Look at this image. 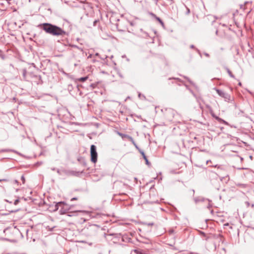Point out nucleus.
Instances as JSON below:
<instances>
[{
	"label": "nucleus",
	"mask_w": 254,
	"mask_h": 254,
	"mask_svg": "<svg viewBox=\"0 0 254 254\" xmlns=\"http://www.w3.org/2000/svg\"><path fill=\"white\" fill-rule=\"evenodd\" d=\"M204 55L207 57H209V55L208 54V53H204Z\"/></svg>",
	"instance_id": "f3484780"
},
{
	"label": "nucleus",
	"mask_w": 254,
	"mask_h": 254,
	"mask_svg": "<svg viewBox=\"0 0 254 254\" xmlns=\"http://www.w3.org/2000/svg\"><path fill=\"white\" fill-rule=\"evenodd\" d=\"M19 200L18 199H17L16 200H15L14 202V205H17L18 204V203L19 202Z\"/></svg>",
	"instance_id": "4468645a"
},
{
	"label": "nucleus",
	"mask_w": 254,
	"mask_h": 254,
	"mask_svg": "<svg viewBox=\"0 0 254 254\" xmlns=\"http://www.w3.org/2000/svg\"><path fill=\"white\" fill-rule=\"evenodd\" d=\"M21 179V180L22 181L23 184H24L25 183V178H24V176H22Z\"/></svg>",
	"instance_id": "2eb2a0df"
},
{
	"label": "nucleus",
	"mask_w": 254,
	"mask_h": 254,
	"mask_svg": "<svg viewBox=\"0 0 254 254\" xmlns=\"http://www.w3.org/2000/svg\"><path fill=\"white\" fill-rule=\"evenodd\" d=\"M138 96H139V98H141V94H140V93H139V94H138Z\"/></svg>",
	"instance_id": "4be33fe9"
},
{
	"label": "nucleus",
	"mask_w": 254,
	"mask_h": 254,
	"mask_svg": "<svg viewBox=\"0 0 254 254\" xmlns=\"http://www.w3.org/2000/svg\"><path fill=\"white\" fill-rule=\"evenodd\" d=\"M211 115H212L213 117H214L217 120L219 121H222L224 123H225V124H227V123L224 121V120L221 119L220 118H219V117H216V116H215L213 114H211Z\"/></svg>",
	"instance_id": "9d476101"
},
{
	"label": "nucleus",
	"mask_w": 254,
	"mask_h": 254,
	"mask_svg": "<svg viewBox=\"0 0 254 254\" xmlns=\"http://www.w3.org/2000/svg\"><path fill=\"white\" fill-rule=\"evenodd\" d=\"M214 89L216 91L217 94L221 96V97L223 98L225 101L227 102H230L231 101V97L230 94H229L227 93L224 92V91L219 90L218 89H217L216 88H214Z\"/></svg>",
	"instance_id": "7ed1b4c3"
},
{
	"label": "nucleus",
	"mask_w": 254,
	"mask_h": 254,
	"mask_svg": "<svg viewBox=\"0 0 254 254\" xmlns=\"http://www.w3.org/2000/svg\"><path fill=\"white\" fill-rule=\"evenodd\" d=\"M88 79V76L80 77L78 79V80L81 82H84Z\"/></svg>",
	"instance_id": "1a4fd4ad"
},
{
	"label": "nucleus",
	"mask_w": 254,
	"mask_h": 254,
	"mask_svg": "<svg viewBox=\"0 0 254 254\" xmlns=\"http://www.w3.org/2000/svg\"><path fill=\"white\" fill-rule=\"evenodd\" d=\"M190 48H194V46L193 45H191L190 46Z\"/></svg>",
	"instance_id": "5701e85b"
},
{
	"label": "nucleus",
	"mask_w": 254,
	"mask_h": 254,
	"mask_svg": "<svg viewBox=\"0 0 254 254\" xmlns=\"http://www.w3.org/2000/svg\"><path fill=\"white\" fill-rule=\"evenodd\" d=\"M8 180L6 179H0V182H8Z\"/></svg>",
	"instance_id": "f8f14e48"
},
{
	"label": "nucleus",
	"mask_w": 254,
	"mask_h": 254,
	"mask_svg": "<svg viewBox=\"0 0 254 254\" xmlns=\"http://www.w3.org/2000/svg\"><path fill=\"white\" fill-rule=\"evenodd\" d=\"M137 149L139 151L140 153L141 154V155L142 156L144 159H146L147 158V157L146 156V155L143 150L140 149L139 147H138V149Z\"/></svg>",
	"instance_id": "423d86ee"
},
{
	"label": "nucleus",
	"mask_w": 254,
	"mask_h": 254,
	"mask_svg": "<svg viewBox=\"0 0 254 254\" xmlns=\"http://www.w3.org/2000/svg\"><path fill=\"white\" fill-rule=\"evenodd\" d=\"M239 85L240 86H241V85H242L241 83V82H239Z\"/></svg>",
	"instance_id": "b1692460"
},
{
	"label": "nucleus",
	"mask_w": 254,
	"mask_h": 254,
	"mask_svg": "<svg viewBox=\"0 0 254 254\" xmlns=\"http://www.w3.org/2000/svg\"><path fill=\"white\" fill-rule=\"evenodd\" d=\"M63 204H64V202H63V201L59 202L58 203V205H60V204H63Z\"/></svg>",
	"instance_id": "6ab92c4d"
},
{
	"label": "nucleus",
	"mask_w": 254,
	"mask_h": 254,
	"mask_svg": "<svg viewBox=\"0 0 254 254\" xmlns=\"http://www.w3.org/2000/svg\"><path fill=\"white\" fill-rule=\"evenodd\" d=\"M42 26V29L47 33L54 36H61L65 34V32L60 27L48 23H44L39 25Z\"/></svg>",
	"instance_id": "f257e3e1"
},
{
	"label": "nucleus",
	"mask_w": 254,
	"mask_h": 254,
	"mask_svg": "<svg viewBox=\"0 0 254 254\" xmlns=\"http://www.w3.org/2000/svg\"><path fill=\"white\" fill-rule=\"evenodd\" d=\"M77 198L76 197H73L71 199V201H73V200H77Z\"/></svg>",
	"instance_id": "a211bd4d"
},
{
	"label": "nucleus",
	"mask_w": 254,
	"mask_h": 254,
	"mask_svg": "<svg viewBox=\"0 0 254 254\" xmlns=\"http://www.w3.org/2000/svg\"><path fill=\"white\" fill-rule=\"evenodd\" d=\"M225 69H226L227 72H228V74L229 75V76L232 78H235V76L232 74V73L230 71V70L227 67H226Z\"/></svg>",
	"instance_id": "39448f33"
},
{
	"label": "nucleus",
	"mask_w": 254,
	"mask_h": 254,
	"mask_svg": "<svg viewBox=\"0 0 254 254\" xmlns=\"http://www.w3.org/2000/svg\"><path fill=\"white\" fill-rule=\"evenodd\" d=\"M127 139H128L129 140H130L132 142V143L133 144V145L135 147V148L136 149H138V146L137 145V144L135 142L134 139H133V138L131 136L128 135Z\"/></svg>",
	"instance_id": "20e7f679"
},
{
	"label": "nucleus",
	"mask_w": 254,
	"mask_h": 254,
	"mask_svg": "<svg viewBox=\"0 0 254 254\" xmlns=\"http://www.w3.org/2000/svg\"><path fill=\"white\" fill-rule=\"evenodd\" d=\"M145 161V162H146V164L148 165H150V163L148 160V159L146 158V159H144Z\"/></svg>",
	"instance_id": "ddd939ff"
},
{
	"label": "nucleus",
	"mask_w": 254,
	"mask_h": 254,
	"mask_svg": "<svg viewBox=\"0 0 254 254\" xmlns=\"http://www.w3.org/2000/svg\"><path fill=\"white\" fill-rule=\"evenodd\" d=\"M214 167H218V168H220V167H219V166H218V165H215V166H214Z\"/></svg>",
	"instance_id": "aec40b11"
},
{
	"label": "nucleus",
	"mask_w": 254,
	"mask_h": 254,
	"mask_svg": "<svg viewBox=\"0 0 254 254\" xmlns=\"http://www.w3.org/2000/svg\"><path fill=\"white\" fill-rule=\"evenodd\" d=\"M91 161L94 163H96L97 161V152L96 151V147L94 145H91L90 147Z\"/></svg>",
	"instance_id": "f03ea898"
},
{
	"label": "nucleus",
	"mask_w": 254,
	"mask_h": 254,
	"mask_svg": "<svg viewBox=\"0 0 254 254\" xmlns=\"http://www.w3.org/2000/svg\"><path fill=\"white\" fill-rule=\"evenodd\" d=\"M13 183L15 184L18 185V181L17 180H14L13 181Z\"/></svg>",
	"instance_id": "dca6fc26"
},
{
	"label": "nucleus",
	"mask_w": 254,
	"mask_h": 254,
	"mask_svg": "<svg viewBox=\"0 0 254 254\" xmlns=\"http://www.w3.org/2000/svg\"><path fill=\"white\" fill-rule=\"evenodd\" d=\"M118 133L123 139L124 138H127H127L128 137V135H127V134H123V133H120V132H118Z\"/></svg>",
	"instance_id": "0eeeda50"
},
{
	"label": "nucleus",
	"mask_w": 254,
	"mask_h": 254,
	"mask_svg": "<svg viewBox=\"0 0 254 254\" xmlns=\"http://www.w3.org/2000/svg\"><path fill=\"white\" fill-rule=\"evenodd\" d=\"M209 162H211V161H210V160H209V161H207V162H206V163H207V164H208Z\"/></svg>",
	"instance_id": "393cba45"
},
{
	"label": "nucleus",
	"mask_w": 254,
	"mask_h": 254,
	"mask_svg": "<svg viewBox=\"0 0 254 254\" xmlns=\"http://www.w3.org/2000/svg\"><path fill=\"white\" fill-rule=\"evenodd\" d=\"M157 21L161 24L162 26H164V23L163 21L159 17H156Z\"/></svg>",
	"instance_id": "9b49d317"
},
{
	"label": "nucleus",
	"mask_w": 254,
	"mask_h": 254,
	"mask_svg": "<svg viewBox=\"0 0 254 254\" xmlns=\"http://www.w3.org/2000/svg\"><path fill=\"white\" fill-rule=\"evenodd\" d=\"M25 74H26V71L25 70L24 73H23V75L25 76Z\"/></svg>",
	"instance_id": "412c9836"
},
{
	"label": "nucleus",
	"mask_w": 254,
	"mask_h": 254,
	"mask_svg": "<svg viewBox=\"0 0 254 254\" xmlns=\"http://www.w3.org/2000/svg\"><path fill=\"white\" fill-rule=\"evenodd\" d=\"M194 201L195 202V203H197L198 202H200V201H203L204 200V199L203 198H195L194 199Z\"/></svg>",
	"instance_id": "6e6552de"
}]
</instances>
